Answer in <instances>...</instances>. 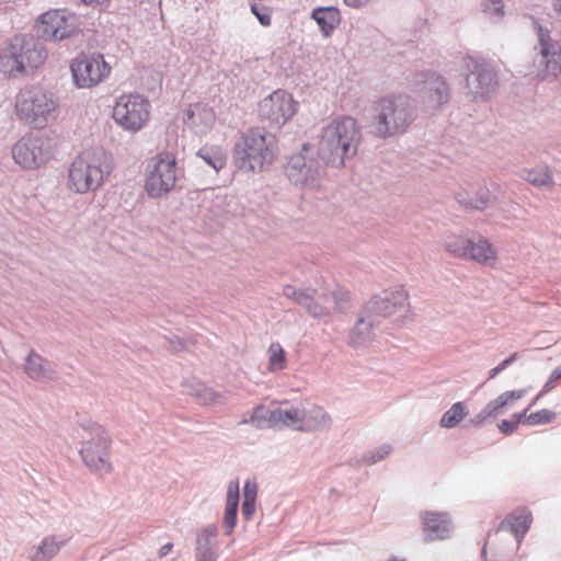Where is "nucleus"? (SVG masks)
I'll list each match as a JSON object with an SVG mask.
<instances>
[{
    "instance_id": "obj_1",
    "label": "nucleus",
    "mask_w": 561,
    "mask_h": 561,
    "mask_svg": "<svg viewBox=\"0 0 561 561\" xmlns=\"http://www.w3.org/2000/svg\"><path fill=\"white\" fill-rule=\"evenodd\" d=\"M360 137V129L353 117L333 119L322 129L317 148L318 157L325 165L342 167L356 154Z\"/></svg>"
},
{
    "instance_id": "obj_2",
    "label": "nucleus",
    "mask_w": 561,
    "mask_h": 561,
    "mask_svg": "<svg viewBox=\"0 0 561 561\" xmlns=\"http://www.w3.org/2000/svg\"><path fill=\"white\" fill-rule=\"evenodd\" d=\"M111 157L103 149L85 150L69 167V187L84 194L96 191L112 171Z\"/></svg>"
},
{
    "instance_id": "obj_3",
    "label": "nucleus",
    "mask_w": 561,
    "mask_h": 561,
    "mask_svg": "<svg viewBox=\"0 0 561 561\" xmlns=\"http://www.w3.org/2000/svg\"><path fill=\"white\" fill-rule=\"evenodd\" d=\"M275 156V137L263 128H250L236 142L233 163L244 172H261Z\"/></svg>"
},
{
    "instance_id": "obj_4",
    "label": "nucleus",
    "mask_w": 561,
    "mask_h": 561,
    "mask_svg": "<svg viewBox=\"0 0 561 561\" xmlns=\"http://www.w3.org/2000/svg\"><path fill=\"white\" fill-rule=\"evenodd\" d=\"M47 58L44 45L24 35L14 36L0 54V71L18 78L37 69Z\"/></svg>"
},
{
    "instance_id": "obj_5",
    "label": "nucleus",
    "mask_w": 561,
    "mask_h": 561,
    "mask_svg": "<svg viewBox=\"0 0 561 561\" xmlns=\"http://www.w3.org/2000/svg\"><path fill=\"white\" fill-rule=\"evenodd\" d=\"M378 110L374 133L380 138L404 133L416 118V106L405 94L382 98Z\"/></svg>"
},
{
    "instance_id": "obj_6",
    "label": "nucleus",
    "mask_w": 561,
    "mask_h": 561,
    "mask_svg": "<svg viewBox=\"0 0 561 561\" xmlns=\"http://www.w3.org/2000/svg\"><path fill=\"white\" fill-rule=\"evenodd\" d=\"M58 98L39 87L21 90L16 101V113L21 121L34 128H43L57 117Z\"/></svg>"
},
{
    "instance_id": "obj_7",
    "label": "nucleus",
    "mask_w": 561,
    "mask_h": 561,
    "mask_svg": "<svg viewBox=\"0 0 561 561\" xmlns=\"http://www.w3.org/2000/svg\"><path fill=\"white\" fill-rule=\"evenodd\" d=\"M316 289H297L291 285L283 288V295L301 306L311 317L322 318L332 311L344 312L351 307L350 291L337 288L328 294H322L316 299Z\"/></svg>"
},
{
    "instance_id": "obj_8",
    "label": "nucleus",
    "mask_w": 561,
    "mask_h": 561,
    "mask_svg": "<svg viewBox=\"0 0 561 561\" xmlns=\"http://www.w3.org/2000/svg\"><path fill=\"white\" fill-rule=\"evenodd\" d=\"M310 144H304L299 152L291 154L285 165L288 180L299 186L316 187L324 175V163Z\"/></svg>"
},
{
    "instance_id": "obj_9",
    "label": "nucleus",
    "mask_w": 561,
    "mask_h": 561,
    "mask_svg": "<svg viewBox=\"0 0 561 561\" xmlns=\"http://www.w3.org/2000/svg\"><path fill=\"white\" fill-rule=\"evenodd\" d=\"M80 426L89 434V438H87L80 449L82 460L93 471L104 473L111 472V437L107 432L101 425L93 423L90 420L82 421Z\"/></svg>"
},
{
    "instance_id": "obj_10",
    "label": "nucleus",
    "mask_w": 561,
    "mask_h": 561,
    "mask_svg": "<svg viewBox=\"0 0 561 561\" xmlns=\"http://www.w3.org/2000/svg\"><path fill=\"white\" fill-rule=\"evenodd\" d=\"M466 94L474 102H485L492 98L497 89L496 73L484 60L473 57L465 59Z\"/></svg>"
},
{
    "instance_id": "obj_11",
    "label": "nucleus",
    "mask_w": 561,
    "mask_h": 561,
    "mask_svg": "<svg viewBox=\"0 0 561 561\" xmlns=\"http://www.w3.org/2000/svg\"><path fill=\"white\" fill-rule=\"evenodd\" d=\"M73 82L79 89H90L101 83L111 72V66L99 53L77 56L70 65Z\"/></svg>"
},
{
    "instance_id": "obj_12",
    "label": "nucleus",
    "mask_w": 561,
    "mask_h": 561,
    "mask_svg": "<svg viewBox=\"0 0 561 561\" xmlns=\"http://www.w3.org/2000/svg\"><path fill=\"white\" fill-rule=\"evenodd\" d=\"M54 146L50 138L28 135L22 137L12 148V157L24 169H36L51 157Z\"/></svg>"
},
{
    "instance_id": "obj_13",
    "label": "nucleus",
    "mask_w": 561,
    "mask_h": 561,
    "mask_svg": "<svg viewBox=\"0 0 561 561\" xmlns=\"http://www.w3.org/2000/svg\"><path fill=\"white\" fill-rule=\"evenodd\" d=\"M149 106L140 94L122 95L113 108V118L124 129L138 131L149 118Z\"/></svg>"
},
{
    "instance_id": "obj_14",
    "label": "nucleus",
    "mask_w": 561,
    "mask_h": 561,
    "mask_svg": "<svg viewBox=\"0 0 561 561\" xmlns=\"http://www.w3.org/2000/svg\"><path fill=\"white\" fill-rule=\"evenodd\" d=\"M298 103L285 90H276L259 103V116L271 127L279 128L290 119L297 111Z\"/></svg>"
},
{
    "instance_id": "obj_15",
    "label": "nucleus",
    "mask_w": 561,
    "mask_h": 561,
    "mask_svg": "<svg viewBox=\"0 0 561 561\" xmlns=\"http://www.w3.org/2000/svg\"><path fill=\"white\" fill-rule=\"evenodd\" d=\"M76 31L75 16L60 9L43 13L35 24L36 36L46 42H61L71 37Z\"/></svg>"
},
{
    "instance_id": "obj_16",
    "label": "nucleus",
    "mask_w": 561,
    "mask_h": 561,
    "mask_svg": "<svg viewBox=\"0 0 561 561\" xmlns=\"http://www.w3.org/2000/svg\"><path fill=\"white\" fill-rule=\"evenodd\" d=\"M178 180L176 160L169 153H159L148 172L146 191L152 198L172 191Z\"/></svg>"
},
{
    "instance_id": "obj_17",
    "label": "nucleus",
    "mask_w": 561,
    "mask_h": 561,
    "mask_svg": "<svg viewBox=\"0 0 561 561\" xmlns=\"http://www.w3.org/2000/svg\"><path fill=\"white\" fill-rule=\"evenodd\" d=\"M535 24L540 46L539 57L536 61L538 77L542 80L556 78L561 73V44L551 38L549 30L543 28L537 22Z\"/></svg>"
},
{
    "instance_id": "obj_18",
    "label": "nucleus",
    "mask_w": 561,
    "mask_h": 561,
    "mask_svg": "<svg viewBox=\"0 0 561 561\" xmlns=\"http://www.w3.org/2000/svg\"><path fill=\"white\" fill-rule=\"evenodd\" d=\"M415 83L419 87L424 103L430 108H439L448 103L450 89L444 77L433 71H425L415 76Z\"/></svg>"
},
{
    "instance_id": "obj_19",
    "label": "nucleus",
    "mask_w": 561,
    "mask_h": 561,
    "mask_svg": "<svg viewBox=\"0 0 561 561\" xmlns=\"http://www.w3.org/2000/svg\"><path fill=\"white\" fill-rule=\"evenodd\" d=\"M408 306V294L401 287L396 290H383L374 295L363 307L365 312L371 314L376 320L385 319L397 312L405 311Z\"/></svg>"
},
{
    "instance_id": "obj_20",
    "label": "nucleus",
    "mask_w": 561,
    "mask_h": 561,
    "mask_svg": "<svg viewBox=\"0 0 561 561\" xmlns=\"http://www.w3.org/2000/svg\"><path fill=\"white\" fill-rule=\"evenodd\" d=\"M527 393L526 389L511 390L501 393L495 399L489 401L485 407L470 419V424L474 427H481L491 419H496L503 414L505 410L513 407L517 400L524 398Z\"/></svg>"
},
{
    "instance_id": "obj_21",
    "label": "nucleus",
    "mask_w": 561,
    "mask_h": 561,
    "mask_svg": "<svg viewBox=\"0 0 561 561\" xmlns=\"http://www.w3.org/2000/svg\"><path fill=\"white\" fill-rule=\"evenodd\" d=\"M422 519L425 540H443L453 531L451 519L446 512H424Z\"/></svg>"
},
{
    "instance_id": "obj_22",
    "label": "nucleus",
    "mask_w": 561,
    "mask_h": 561,
    "mask_svg": "<svg viewBox=\"0 0 561 561\" xmlns=\"http://www.w3.org/2000/svg\"><path fill=\"white\" fill-rule=\"evenodd\" d=\"M533 523V514L526 506L511 512L499 525L497 530L507 528L514 536L517 548L520 546Z\"/></svg>"
},
{
    "instance_id": "obj_23",
    "label": "nucleus",
    "mask_w": 561,
    "mask_h": 561,
    "mask_svg": "<svg viewBox=\"0 0 561 561\" xmlns=\"http://www.w3.org/2000/svg\"><path fill=\"white\" fill-rule=\"evenodd\" d=\"M379 323L371 314L365 312L362 307L358 319L350 331L348 343L352 347H360L370 342L375 336V328Z\"/></svg>"
},
{
    "instance_id": "obj_24",
    "label": "nucleus",
    "mask_w": 561,
    "mask_h": 561,
    "mask_svg": "<svg viewBox=\"0 0 561 561\" xmlns=\"http://www.w3.org/2000/svg\"><path fill=\"white\" fill-rule=\"evenodd\" d=\"M216 119L215 112L206 104H191L185 112L184 123L195 129L196 134L207 133Z\"/></svg>"
},
{
    "instance_id": "obj_25",
    "label": "nucleus",
    "mask_w": 561,
    "mask_h": 561,
    "mask_svg": "<svg viewBox=\"0 0 561 561\" xmlns=\"http://www.w3.org/2000/svg\"><path fill=\"white\" fill-rule=\"evenodd\" d=\"M218 536V528L215 525H208L198 535L196 539V561H216L217 552L214 549Z\"/></svg>"
},
{
    "instance_id": "obj_26",
    "label": "nucleus",
    "mask_w": 561,
    "mask_h": 561,
    "mask_svg": "<svg viewBox=\"0 0 561 561\" xmlns=\"http://www.w3.org/2000/svg\"><path fill=\"white\" fill-rule=\"evenodd\" d=\"M311 19L318 24L322 35L330 37L341 23V13L336 7H317L311 12Z\"/></svg>"
},
{
    "instance_id": "obj_27",
    "label": "nucleus",
    "mask_w": 561,
    "mask_h": 561,
    "mask_svg": "<svg viewBox=\"0 0 561 561\" xmlns=\"http://www.w3.org/2000/svg\"><path fill=\"white\" fill-rule=\"evenodd\" d=\"M66 543L67 539L46 536L38 545L31 547L27 559L30 561H50Z\"/></svg>"
},
{
    "instance_id": "obj_28",
    "label": "nucleus",
    "mask_w": 561,
    "mask_h": 561,
    "mask_svg": "<svg viewBox=\"0 0 561 561\" xmlns=\"http://www.w3.org/2000/svg\"><path fill=\"white\" fill-rule=\"evenodd\" d=\"M239 501V481L234 480L231 481L227 488L226 507L222 520V525L226 529V535H230L237 524Z\"/></svg>"
},
{
    "instance_id": "obj_29",
    "label": "nucleus",
    "mask_w": 561,
    "mask_h": 561,
    "mask_svg": "<svg viewBox=\"0 0 561 561\" xmlns=\"http://www.w3.org/2000/svg\"><path fill=\"white\" fill-rule=\"evenodd\" d=\"M24 371L33 380L54 379L56 377V371L48 362L35 351L28 353Z\"/></svg>"
},
{
    "instance_id": "obj_30",
    "label": "nucleus",
    "mask_w": 561,
    "mask_h": 561,
    "mask_svg": "<svg viewBox=\"0 0 561 561\" xmlns=\"http://www.w3.org/2000/svg\"><path fill=\"white\" fill-rule=\"evenodd\" d=\"M183 386L187 394L195 397L204 405L222 404L225 402V398L220 392L215 391L204 382L193 380L187 381Z\"/></svg>"
},
{
    "instance_id": "obj_31",
    "label": "nucleus",
    "mask_w": 561,
    "mask_h": 561,
    "mask_svg": "<svg viewBox=\"0 0 561 561\" xmlns=\"http://www.w3.org/2000/svg\"><path fill=\"white\" fill-rule=\"evenodd\" d=\"M456 199L465 209L483 210L490 206L492 198L489 188L481 187L474 194L458 192Z\"/></svg>"
},
{
    "instance_id": "obj_32",
    "label": "nucleus",
    "mask_w": 561,
    "mask_h": 561,
    "mask_svg": "<svg viewBox=\"0 0 561 561\" xmlns=\"http://www.w3.org/2000/svg\"><path fill=\"white\" fill-rule=\"evenodd\" d=\"M275 420V427L296 426L301 427L305 420V409L295 407L290 408H275V414H272Z\"/></svg>"
},
{
    "instance_id": "obj_33",
    "label": "nucleus",
    "mask_w": 561,
    "mask_h": 561,
    "mask_svg": "<svg viewBox=\"0 0 561 561\" xmlns=\"http://www.w3.org/2000/svg\"><path fill=\"white\" fill-rule=\"evenodd\" d=\"M524 179L531 185L541 190H550L554 185L553 176L548 167H537L525 170Z\"/></svg>"
},
{
    "instance_id": "obj_34",
    "label": "nucleus",
    "mask_w": 561,
    "mask_h": 561,
    "mask_svg": "<svg viewBox=\"0 0 561 561\" xmlns=\"http://www.w3.org/2000/svg\"><path fill=\"white\" fill-rule=\"evenodd\" d=\"M494 257L495 253L486 239L479 238L477 241L470 239L467 259L474 260L479 263H486Z\"/></svg>"
},
{
    "instance_id": "obj_35",
    "label": "nucleus",
    "mask_w": 561,
    "mask_h": 561,
    "mask_svg": "<svg viewBox=\"0 0 561 561\" xmlns=\"http://www.w3.org/2000/svg\"><path fill=\"white\" fill-rule=\"evenodd\" d=\"M272 414H275V409L271 410L261 404L254 408L250 420H243L242 423H252L256 428H274L275 420Z\"/></svg>"
},
{
    "instance_id": "obj_36",
    "label": "nucleus",
    "mask_w": 561,
    "mask_h": 561,
    "mask_svg": "<svg viewBox=\"0 0 561 561\" xmlns=\"http://www.w3.org/2000/svg\"><path fill=\"white\" fill-rule=\"evenodd\" d=\"M331 422L332 419L330 414L321 407H313L309 410H305V420L302 424L320 430L330 427Z\"/></svg>"
},
{
    "instance_id": "obj_37",
    "label": "nucleus",
    "mask_w": 561,
    "mask_h": 561,
    "mask_svg": "<svg viewBox=\"0 0 561 561\" xmlns=\"http://www.w3.org/2000/svg\"><path fill=\"white\" fill-rule=\"evenodd\" d=\"M467 415L463 402L454 403L442 416L439 425L443 428L456 427Z\"/></svg>"
},
{
    "instance_id": "obj_38",
    "label": "nucleus",
    "mask_w": 561,
    "mask_h": 561,
    "mask_svg": "<svg viewBox=\"0 0 561 561\" xmlns=\"http://www.w3.org/2000/svg\"><path fill=\"white\" fill-rule=\"evenodd\" d=\"M197 157L203 159L216 172L226 165V157L221 149L216 147H203L197 151Z\"/></svg>"
},
{
    "instance_id": "obj_39",
    "label": "nucleus",
    "mask_w": 561,
    "mask_h": 561,
    "mask_svg": "<svg viewBox=\"0 0 561 561\" xmlns=\"http://www.w3.org/2000/svg\"><path fill=\"white\" fill-rule=\"evenodd\" d=\"M445 249L457 257L467 259L470 239L461 236H448L445 239Z\"/></svg>"
},
{
    "instance_id": "obj_40",
    "label": "nucleus",
    "mask_w": 561,
    "mask_h": 561,
    "mask_svg": "<svg viewBox=\"0 0 561 561\" xmlns=\"http://www.w3.org/2000/svg\"><path fill=\"white\" fill-rule=\"evenodd\" d=\"M286 366V353L279 343L268 347V369L272 373L283 370Z\"/></svg>"
},
{
    "instance_id": "obj_41",
    "label": "nucleus",
    "mask_w": 561,
    "mask_h": 561,
    "mask_svg": "<svg viewBox=\"0 0 561 561\" xmlns=\"http://www.w3.org/2000/svg\"><path fill=\"white\" fill-rule=\"evenodd\" d=\"M391 450L392 446L390 444H382L365 453L362 457V462L367 466H373L387 458Z\"/></svg>"
},
{
    "instance_id": "obj_42",
    "label": "nucleus",
    "mask_w": 561,
    "mask_h": 561,
    "mask_svg": "<svg viewBox=\"0 0 561 561\" xmlns=\"http://www.w3.org/2000/svg\"><path fill=\"white\" fill-rule=\"evenodd\" d=\"M556 415H557L556 412L548 410V409H542L537 412L530 413L525 419V424H527V425L548 424L556 419Z\"/></svg>"
},
{
    "instance_id": "obj_43",
    "label": "nucleus",
    "mask_w": 561,
    "mask_h": 561,
    "mask_svg": "<svg viewBox=\"0 0 561 561\" xmlns=\"http://www.w3.org/2000/svg\"><path fill=\"white\" fill-rule=\"evenodd\" d=\"M251 12L256 16V19L259 20V22L262 26L271 25V22H272L271 10L267 7H265L261 3H252Z\"/></svg>"
},
{
    "instance_id": "obj_44",
    "label": "nucleus",
    "mask_w": 561,
    "mask_h": 561,
    "mask_svg": "<svg viewBox=\"0 0 561 561\" xmlns=\"http://www.w3.org/2000/svg\"><path fill=\"white\" fill-rule=\"evenodd\" d=\"M482 8L491 16L501 19L504 15V4L502 0H483Z\"/></svg>"
},
{
    "instance_id": "obj_45",
    "label": "nucleus",
    "mask_w": 561,
    "mask_h": 561,
    "mask_svg": "<svg viewBox=\"0 0 561 561\" xmlns=\"http://www.w3.org/2000/svg\"><path fill=\"white\" fill-rule=\"evenodd\" d=\"M561 379V367H556L546 383L543 385L541 391L538 393V397H542L543 394L548 393L550 390H552L557 382Z\"/></svg>"
},
{
    "instance_id": "obj_46",
    "label": "nucleus",
    "mask_w": 561,
    "mask_h": 561,
    "mask_svg": "<svg viewBox=\"0 0 561 561\" xmlns=\"http://www.w3.org/2000/svg\"><path fill=\"white\" fill-rule=\"evenodd\" d=\"M256 483L251 480H247L243 485V500H256Z\"/></svg>"
},
{
    "instance_id": "obj_47",
    "label": "nucleus",
    "mask_w": 561,
    "mask_h": 561,
    "mask_svg": "<svg viewBox=\"0 0 561 561\" xmlns=\"http://www.w3.org/2000/svg\"><path fill=\"white\" fill-rule=\"evenodd\" d=\"M256 500H243L241 506V513L245 520H250L255 512Z\"/></svg>"
},
{
    "instance_id": "obj_48",
    "label": "nucleus",
    "mask_w": 561,
    "mask_h": 561,
    "mask_svg": "<svg viewBox=\"0 0 561 561\" xmlns=\"http://www.w3.org/2000/svg\"><path fill=\"white\" fill-rule=\"evenodd\" d=\"M517 427L518 426L514 423V421L512 419L511 420H502L497 424L499 431L506 436L512 435L517 430Z\"/></svg>"
},
{
    "instance_id": "obj_49",
    "label": "nucleus",
    "mask_w": 561,
    "mask_h": 561,
    "mask_svg": "<svg viewBox=\"0 0 561 561\" xmlns=\"http://www.w3.org/2000/svg\"><path fill=\"white\" fill-rule=\"evenodd\" d=\"M165 340L169 344L170 350H172L173 352L182 351L185 347V342L175 335L172 337H165Z\"/></svg>"
},
{
    "instance_id": "obj_50",
    "label": "nucleus",
    "mask_w": 561,
    "mask_h": 561,
    "mask_svg": "<svg viewBox=\"0 0 561 561\" xmlns=\"http://www.w3.org/2000/svg\"><path fill=\"white\" fill-rule=\"evenodd\" d=\"M480 558L482 561H508L506 558L500 557L497 554L489 556L488 550H486V542L484 543V546L481 549Z\"/></svg>"
},
{
    "instance_id": "obj_51",
    "label": "nucleus",
    "mask_w": 561,
    "mask_h": 561,
    "mask_svg": "<svg viewBox=\"0 0 561 561\" xmlns=\"http://www.w3.org/2000/svg\"><path fill=\"white\" fill-rule=\"evenodd\" d=\"M528 411H529V408H526L524 411L522 412H517V413H514L512 415V420L514 421V423L518 426L520 423L525 424V419L529 415L528 414Z\"/></svg>"
},
{
    "instance_id": "obj_52",
    "label": "nucleus",
    "mask_w": 561,
    "mask_h": 561,
    "mask_svg": "<svg viewBox=\"0 0 561 561\" xmlns=\"http://www.w3.org/2000/svg\"><path fill=\"white\" fill-rule=\"evenodd\" d=\"M517 353L512 354L510 357L505 358L503 362H501L497 367L501 371L505 370L511 364H513L516 360Z\"/></svg>"
},
{
    "instance_id": "obj_53",
    "label": "nucleus",
    "mask_w": 561,
    "mask_h": 561,
    "mask_svg": "<svg viewBox=\"0 0 561 561\" xmlns=\"http://www.w3.org/2000/svg\"><path fill=\"white\" fill-rule=\"evenodd\" d=\"M87 5H101L107 8L110 0H81Z\"/></svg>"
},
{
    "instance_id": "obj_54",
    "label": "nucleus",
    "mask_w": 561,
    "mask_h": 561,
    "mask_svg": "<svg viewBox=\"0 0 561 561\" xmlns=\"http://www.w3.org/2000/svg\"><path fill=\"white\" fill-rule=\"evenodd\" d=\"M173 548V545L171 542H168L165 545H163L160 549H159V556L160 557H164L167 556Z\"/></svg>"
},
{
    "instance_id": "obj_55",
    "label": "nucleus",
    "mask_w": 561,
    "mask_h": 561,
    "mask_svg": "<svg viewBox=\"0 0 561 561\" xmlns=\"http://www.w3.org/2000/svg\"><path fill=\"white\" fill-rule=\"evenodd\" d=\"M345 3L350 7H353V8H358L360 7L363 3H365L367 0H344Z\"/></svg>"
},
{
    "instance_id": "obj_56",
    "label": "nucleus",
    "mask_w": 561,
    "mask_h": 561,
    "mask_svg": "<svg viewBox=\"0 0 561 561\" xmlns=\"http://www.w3.org/2000/svg\"><path fill=\"white\" fill-rule=\"evenodd\" d=\"M553 10L559 16H561V0H554Z\"/></svg>"
},
{
    "instance_id": "obj_57",
    "label": "nucleus",
    "mask_w": 561,
    "mask_h": 561,
    "mask_svg": "<svg viewBox=\"0 0 561 561\" xmlns=\"http://www.w3.org/2000/svg\"><path fill=\"white\" fill-rule=\"evenodd\" d=\"M502 371L500 370V368L496 366L494 368H492L489 373V379H493L495 378L499 374H501Z\"/></svg>"
},
{
    "instance_id": "obj_58",
    "label": "nucleus",
    "mask_w": 561,
    "mask_h": 561,
    "mask_svg": "<svg viewBox=\"0 0 561 561\" xmlns=\"http://www.w3.org/2000/svg\"><path fill=\"white\" fill-rule=\"evenodd\" d=\"M540 398H541V397H538V396H537V397L531 401V403H530L527 408H529V409H530L533 405H535V404L537 403V401H538Z\"/></svg>"
},
{
    "instance_id": "obj_59",
    "label": "nucleus",
    "mask_w": 561,
    "mask_h": 561,
    "mask_svg": "<svg viewBox=\"0 0 561 561\" xmlns=\"http://www.w3.org/2000/svg\"><path fill=\"white\" fill-rule=\"evenodd\" d=\"M389 561H405V559H400L398 557H391Z\"/></svg>"
}]
</instances>
